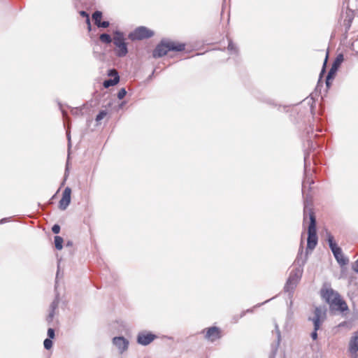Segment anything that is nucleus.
I'll return each instance as SVG.
<instances>
[{"label":"nucleus","mask_w":358,"mask_h":358,"mask_svg":"<svg viewBox=\"0 0 358 358\" xmlns=\"http://www.w3.org/2000/svg\"><path fill=\"white\" fill-rule=\"evenodd\" d=\"M302 253H303V247L301 246L299 248V251L297 255V257L295 260V262L299 264V267L293 269L289 276L287 280V282L285 285V291L286 292H289V294L292 293L295 287H296L298 282H299L302 273L303 269L301 268V266L305 264L306 258L302 259Z\"/></svg>","instance_id":"obj_1"},{"label":"nucleus","mask_w":358,"mask_h":358,"mask_svg":"<svg viewBox=\"0 0 358 358\" xmlns=\"http://www.w3.org/2000/svg\"><path fill=\"white\" fill-rule=\"evenodd\" d=\"M322 294L323 298L333 308L338 310L342 313L348 310L347 303L341 298L338 293L332 289L322 290Z\"/></svg>","instance_id":"obj_2"},{"label":"nucleus","mask_w":358,"mask_h":358,"mask_svg":"<svg viewBox=\"0 0 358 358\" xmlns=\"http://www.w3.org/2000/svg\"><path fill=\"white\" fill-rule=\"evenodd\" d=\"M185 49V45L176 43L170 41H162L153 52L154 57H161L165 55L169 51H182Z\"/></svg>","instance_id":"obj_3"},{"label":"nucleus","mask_w":358,"mask_h":358,"mask_svg":"<svg viewBox=\"0 0 358 358\" xmlns=\"http://www.w3.org/2000/svg\"><path fill=\"white\" fill-rule=\"evenodd\" d=\"M310 224L308 229L307 250H313L317 244L316 220L314 213L309 212Z\"/></svg>","instance_id":"obj_4"},{"label":"nucleus","mask_w":358,"mask_h":358,"mask_svg":"<svg viewBox=\"0 0 358 358\" xmlns=\"http://www.w3.org/2000/svg\"><path fill=\"white\" fill-rule=\"evenodd\" d=\"M314 317L309 318L313 323L314 331L311 333V338L313 340L317 338V330L320 329V325L326 318V308L324 307H316L314 312Z\"/></svg>","instance_id":"obj_5"},{"label":"nucleus","mask_w":358,"mask_h":358,"mask_svg":"<svg viewBox=\"0 0 358 358\" xmlns=\"http://www.w3.org/2000/svg\"><path fill=\"white\" fill-rule=\"evenodd\" d=\"M327 240L338 263L341 265L346 264L348 260L344 257L341 248L337 245L336 243L334 241V236L329 232L327 233Z\"/></svg>","instance_id":"obj_6"},{"label":"nucleus","mask_w":358,"mask_h":358,"mask_svg":"<svg viewBox=\"0 0 358 358\" xmlns=\"http://www.w3.org/2000/svg\"><path fill=\"white\" fill-rule=\"evenodd\" d=\"M113 43L117 48L116 54L119 57H124L127 55L128 50L127 44L124 42V38L122 33L116 31L113 37Z\"/></svg>","instance_id":"obj_7"},{"label":"nucleus","mask_w":358,"mask_h":358,"mask_svg":"<svg viewBox=\"0 0 358 358\" xmlns=\"http://www.w3.org/2000/svg\"><path fill=\"white\" fill-rule=\"evenodd\" d=\"M154 34L153 31L150 30L145 27H139L136 28L133 32L130 33L129 38L132 40H142L144 38H148L152 36Z\"/></svg>","instance_id":"obj_8"},{"label":"nucleus","mask_w":358,"mask_h":358,"mask_svg":"<svg viewBox=\"0 0 358 358\" xmlns=\"http://www.w3.org/2000/svg\"><path fill=\"white\" fill-rule=\"evenodd\" d=\"M113 344L117 349L120 354L127 350L129 341L123 336H117L113 338Z\"/></svg>","instance_id":"obj_9"},{"label":"nucleus","mask_w":358,"mask_h":358,"mask_svg":"<svg viewBox=\"0 0 358 358\" xmlns=\"http://www.w3.org/2000/svg\"><path fill=\"white\" fill-rule=\"evenodd\" d=\"M155 338L156 336L150 332L141 331L138 334L137 342L140 345H147L153 341Z\"/></svg>","instance_id":"obj_10"},{"label":"nucleus","mask_w":358,"mask_h":358,"mask_svg":"<svg viewBox=\"0 0 358 358\" xmlns=\"http://www.w3.org/2000/svg\"><path fill=\"white\" fill-rule=\"evenodd\" d=\"M71 188L69 187H66L64 189V190L62 193V197L59 202V208L61 210H64L69 206V205L71 202Z\"/></svg>","instance_id":"obj_11"},{"label":"nucleus","mask_w":358,"mask_h":358,"mask_svg":"<svg viewBox=\"0 0 358 358\" xmlns=\"http://www.w3.org/2000/svg\"><path fill=\"white\" fill-rule=\"evenodd\" d=\"M206 331L205 338L213 342L217 339H219L221 336L220 335V330L219 328L216 327H212L210 328H208L206 329L203 330V333Z\"/></svg>","instance_id":"obj_12"},{"label":"nucleus","mask_w":358,"mask_h":358,"mask_svg":"<svg viewBox=\"0 0 358 358\" xmlns=\"http://www.w3.org/2000/svg\"><path fill=\"white\" fill-rule=\"evenodd\" d=\"M108 75L110 76H114V78L106 80L103 82V86L106 88L115 85L116 84L118 83V82L120 80V76L116 70H115V69L110 70Z\"/></svg>","instance_id":"obj_13"},{"label":"nucleus","mask_w":358,"mask_h":358,"mask_svg":"<svg viewBox=\"0 0 358 358\" xmlns=\"http://www.w3.org/2000/svg\"><path fill=\"white\" fill-rule=\"evenodd\" d=\"M349 351L355 355L358 351V331L354 334L349 343Z\"/></svg>","instance_id":"obj_14"},{"label":"nucleus","mask_w":358,"mask_h":358,"mask_svg":"<svg viewBox=\"0 0 358 358\" xmlns=\"http://www.w3.org/2000/svg\"><path fill=\"white\" fill-rule=\"evenodd\" d=\"M58 303H59L58 299H55L51 303V305L50 306V313L47 317V320L48 322H50L52 321L54 316H55V311L58 306Z\"/></svg>","instance_id":"obj_15"},{"label":"nucleus","mask_w":358,"mask_h":358,"mask_svg":"<svg viewBox=\"0 0 358 358\" xmlns=\"http://www.w3.org/2000/svg\"><path fill=\"white\" fill-rule=\"evenodd\" d=\"M337 70L338 68L334 66H332L331 69L329 70L326 78V85L327 87H329V85H331L330 80L334 78Z\"/></svg>","instance_id":"obj_16"},{"label":"nucleus","mask_w":358,"mask_h":358,"mask_svg":"<svg viewBox=\"0 0 358 358\" xmlns=\"http://www.w3.org/2000/svg\"><path fill=\"white\" fill-rule=\"evenodd\" d=\"M102 17V13L101 11L96 10L92 14V19L94 21V23L96 26H98V24H99L101 21Z\"/></svg>","instance_id":"obj_17"},{"label":"nucleus","mask_w":358,"mask_h":358,"mask_svg":"<svg viewBox=\"0 0 358 358\" xmlns=\"http://www.w3.org/2000/svg\"><path fill=\"white\" fill-rule=\"evenodd\" d=\"M63 244V238L61 236H55V245L57 250H62Z\"/></svg>","instance_id":"obj_18"},{"label":"nucleus","mask_w":358,"mask_h":358,"mask_svg":"<svg viewBox=\"0 0 358 358\" xmlns=\"http://www.w3.org/2000/svg\"><path fill=\"white\" fill-rule=\"evenodd\" d=\"M344 57L343 54H338L336 57L332 66H336L338 69L341 63L343 62Z\"/></svg>","instance_id":"obj_19"},{"label":"nucleus","mask_w":358,"mask_h":358,"mask_svg":"<svg viewBox=\"0 0 358 358\" xmlns=\"http://www.w3.org/2000/svg\"><path fill=\"white\" fill-rule=\"evenodd\" d=\"M101 41L104 43H110L112 42V38L108 34H102L99 37Z\"/></svg>","instance_id":"obj_20"},{"label":"nucleus","mask_w":358,"mask_h":358,"mask_svg":"<svg viewBox=\"0 0 358 358\" xmlns=\"http://www.w3.org/2000/svg\"><path fill=\"white\" fill-rule=\"evenodd\" d=\"M275 331L276 336H277V344H276V346L275 348V350H276L278 345H280V343L281 341L280 331L278 325L276 323L275 324Z\"/></svg>","instance_id":"obj_21"},{"label":"nucleus","mask_w":358,"mask_h":358,"mask_svg":"<svg viewBox=\"0 0 358 358\" xmlns=\"http://www.w3.org/2000/svg\"><path fill=\"white\" fill-rule=\"evenodd\" d=\"M312 183H313V181L312 180H310V178H306L302 183V192H303L305 189L308 186L309 187Z\"/></svg>","instance_id":"obj_22"},{"label":"nucleus","mask_w":358,"mask_h":358,"mask_svg":"<svg viewBox=\"0 0 358 358\" xmlns=\"http://www.w3.org/2000/svg\"><path fill=\"white\" fill-rule=\"evenodd\" d=\"M80 14L83 17H86V22H87V24L88 25V29L90 31L91 30V24H90V20L88 14L85 11H83V10L80 11Z\"/></svg>","instance_id":"obj_23"},{"label":"nucleus","mask_w":358,"mask_h":358,"mask_svg":"<svg viewBox=\"0 0 358 358\" xmlns=\"http://www.w3.org/2000/svg\"><path fill=\"white\" fill-rule=\"evenodd\" d=\"M43 345H44V348L46 350H50L52 346V341L50 338H46V339H45V341L43 342Z\"/></svg>","instance_id":"obj_24"},{"label":"nucleus","mask_w":358,"mask_h":358,"mask_svg":"<svg viewBox=\"0 0 358 358\" xmlns=\"http://www.w3.org/2000/svg\"><path fill=\"white\" fill-rule=\"evenodd\" d=\"M127 94V91L124 88H122L120 90V91L117 93V98L119 99H122Z\"/></svg>","instance_id":"obj_25"},{"label":"nucleus","mask_w":358,"mask_h":358,"mask_svg":"<svg viewBox=\"0 0 358 358\" xmlns=\"http://www.w3.org/2000/svg\"><path fill=\"white\" fill-rule=\"evenodd\" d=\"M228 50L230 51V52H234V53H236L237 52V48L235 46V45L231 42V41H229V45H228Z\"/></svg>","instance_id":"obj_26"},{"label":"nucleus","mask_w":358,"mask_h":358,"mask_svg":"<svg viewBox=\"0 0 358 358\" xmlns=\"http://www.w3.org/2000/svg\"><path fill=\"white\" fill-rule=\"evenodd\" d=\"M106 115V112L104 110H102L99 112V113L96 115V120L97 122H99L101 120H102L105 116Z\"/></svg>","instance_id":"obj_27"},{"label":"nucleus","mask_w":358,"mask_h":358,"mask_svg":"<svg viewBox=\"0 0 358 358\" xmlns=\"http://www.w3.org/2000/svg\"><path fill=\"white\" fill-rule=\"evenodd\" d=\"M48 338L52 339L55 337V330L52 328H49L48 330Z\"/></svg>","instance_id":"obj_28"},{"label":"nucleus","mask_w":358,"mask_h":358,"mask_svg":"<svg viewBox=\"0 0 358 358\" xmlns=\"http://www.w3.org/2000/svg\"><path fill=\"white\" fill-rule=\"evenodd\" d=\"M52 231L55 234H59V231H60V227H59V225H58V224L53 225V227H52Z\"/></svg>","instance_id":"obj_29"},{"label":"nucleus","mask_w":358,"mask_h":358,"mask_svg":"<svg viewBox=\"0 0 358 358\" xmlns=\"http://www.w3.org/2000/svg\"><path fill=\"white\" fill-rule=\"evenodd\" d=\"M109 22L108 21H103V22H101L99 24H98V27H103V28H106L109 26Z\"/></svg>","instance_id":"obj_30"},{"label":"nucleus","mask_w":358,"mask_h":358,"mask_svg":"<svg viewBox=\"0 0 358 358\" xmlns=\"http://www.w3.org/2000/svg\"><path fill=\"white\" fill-rule=\"evenodd\" d=\"M66 136H67V140H68L69 148H70L71 147V136L68 135Z\"/></svg>","instance_id":"obj_31"},{"label":"nucleus","mask_w":358,"mask_h":358,"mask_svg":"<svg viewBox=\"0 0 358 358\" xmlns=\"http://www.w3.org/2000/svg\"><path fill=\"white\" fill-rule=\"evenodd\" d=\"M350 13H352V10H349L348 12H347V14H348V15H350ZM351 20H352V17L350 16H349V20H348L349 23L351 22Z\"/></svg>","instance_id":"obj_32"},{"label":"nucleus","mask_w":358,"mask_h":358,"mask_svg":"<svg viewBox=\"0 0 358 358\" xmlns=\"http://www.w3.org/2000/svg\"><path fill=\"white\" fill-rule=\"evenodd\" d=\"M306 213H307V207L305 205V206H304V220L306 219Z\"/></svg>","instance_id":"obj_33"},{"label":"nucleus","mask_w":358,"mask_h":358,"mask_svg":"<svg viewBox=\"0 0 358 358\" xmlns=\"http://www.w3.org/2000/svg\"><path fill=\"white\" fill-rule=\"evenodd\" d=\"M6 220H7L6 218H3V219L1 220L0 223L1 224L4 223Z\"/></svg>","instance_id":"obj_34"},{"label":"nucleus","mask_w":358,"mask_h":358,"mask_svg":"<svg viewBox=\"0 0 358 358\" xmlns=\"http://www.w3.org/2000/svg\"><path fill=\"white\" fill-rule=\"evenodd\" d=\"M306 159H307V157L305 156L304 157V162H305V169H306Z\"/></svg>","instance_id":"obj_35"},{"label":"nucleus","mask_w":358,"mask_h":358,"mask_svg":"<svg viewBox=\"0 0 358 358\" xmlns=\"http://www.w3.org/2000/svg\"><path fill=\"white\" fill-rule=\"evenodd\" d=\"M327 57H328V53L327 54L326 59H325V61H324V65L326 64V63H327Z\"/></svg>","instance_id":"obj_36"},{"label":"nucleus","mask_w":358,"mask_h":358,"mask_svg":"<svg viewBox=\"0 0 358 358\" xmlns=\"http://www.w3.org/2000/svg\"><path fill=\"white\" fill-rule=\"evenodd\" d=\"M63 117H66V113L64 111H62Z\"/></svg>","instance_id":"obj_37"},{"label":"nucleus","mask_w":358,"mask_h":358,"mask_svg":"<svg viewBox=\"0 0 358 358\" xmlns=\"http://www.w3.org/2000/svg\"><path fill=\"white\" fill-rule=\"evenodd\" d=\"M77 110H78L77 109H76V110H72V113H73V114H76Z\"/></svg>","instance_id":"obj_38"},{"label":"nucleus","mask_w":358,"mask_h":358,"mask_svg":"<svg viewBox=\"0 0 358 358\" xmlns=\"http://www.w3.org/2000/svg\"><path fill=\"white\" fill-rule=\"evenodd\" d=\"M77 110H78L77 109H76V110H72V113H73V114H76Z\"/></svg>","instance_id":"obj_39"},{"label":"nucleus","mask_w":358,"mask_h":358,"mask_svg":"<svg viewBox=\"0 0 358 358\" xmlns=\"http://www.w3.org/2000/svg\"><path fill=\"white\" fill-rule=\"evenodd\" d=\"M317 132H322V131L321 129H317Z\"/></svg>","instance_id":"obj_40"},{"label":"nucleus","mask_w":358,"mask_h":358,"mask_svg":"<svg viewBox=\"0 0 358 358\" xmlns=\"http://www.w3.org/2000/svg\"><path fill=\"white\" fill-rule=\"evenodd\" d=\"M66 166H68V164ZM68 171V166H66V171Z\"/></svg>","instance_id":"obj_41"}]
</instances>
